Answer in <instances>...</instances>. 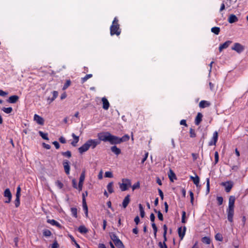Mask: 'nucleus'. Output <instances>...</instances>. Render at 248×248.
I'll list each match as a JSON object with an SVG mask.
<instances>
[{
	"instance_id": "1",
	"label": "nucleus",
	"mask_w": 248,
	"mask_h": 248,
	"mask_svg": "<svg viewBox=\"0 0 248 248\" xmlns=\"http://www.w3.org/2000/svg\"><path fill=\"white\" fill-rule=\"evenodd\" d=\"M235 198L233 196H231L229 200V206L227 209V218L231 223L233 222V217L234 215V206Z\"/></svg>"
},
{
	"instance_id": "2",
	"label": "nucleus",
	"mask_w": 248,
	"mask_h": 248,
	"mask_svg": "<svg viewBox=\"0 0 248 248\" xmlns=\"http://www.w3.org/2000/svg\"><path fill=\"white\" fill-rule=\"evenodd\" d=\"M110 34L111 35H113L116 34L118 36L121 33V30L120 29V25L118 24V20L117 17H115L112 24L110 28Z\"/></svg>"
},
{
	"instance_id": "3",
	"label": "nucleus",
	"mask_w": 248,
	"mask_h": 248,
	"mask_svg": "<svg viewBox=\"0 0 248 248\" xmlns=\"http://www.w3.org/2000/svg\"><path fill=\"white\" fill-rule=\"evenodd\" d=\"M111 134L108 132H103L97 134V137L99 141L104 142L109 141Z\"/></svg>"
},
{
	"instance_id": "4",
	"label": "nucleus",
	"mask_w": 248,
	"mask_h": 248,
	"mask_svg": "<svg viewBox=\"0 0 248 248\" xmlns=\"http://www.w3.org/2000/svg\"><path fill=\"white\" fill-rule=\"evenodd\" d=\"M131 182L128 179H123L122 183H119L120 188L122 191H126L131 186Z\"/></svg>"
},
{
	"instance_id": "5",
	"label": "nucleus",
	"mask_w": 248,
	"mask_h": 248,
	"mask_svg": "<svg viewBox=\"0 0 248 248\" xmlns=\"http://www.w3.org/2000/svg\"><path fill=\"white\" fill-rule=\"evenodd\" d=\"M111 239L116 247L121 248L124 247V245L122 241L114 234L111 235Z\"/></svg>"
},
{
	"instance_id": "6",
	"label": "nucleus",
	"mask_w": 248,
	"mask_h": 248,
	"mask_svg": "<svg viewBox=\"0 0 248 248\" xmlns=\"http://www.w3.org/2000/svg\"><path fill=\"white\" fill-rule=\"evenodd\" d=\"M245 46L240 43H234L233 46L232 47V49L238 53H241L244 51Z\"/></svg>"
},
{
	"instance_id": "7",
	"label": "nucleus",
	"mask_w": 248,
	"mask_h": 248,
	"mask_svg": "<svg viewBox=\"0 0 248 248\" xmlns=\"http://www.w3.org/2000/svg\"><path fill=\"white\" fill-rule=\"evenodd\" d=\"M89 148L91 147L92 149L95 148L96 146L100 143V141L98 140H89L87 141Z\"/></svg>"
},
{
	"instance_id": "8",
	"label": "nucleus",
	"mask_w": 248,
	"mask_h": 248,
	"mask_svg": "<svg viewBox=\"0 0 248 248\" xmlns=\"http://www.w3.org/2000/svg\"><path fill=\"white\" fill-rule=\"evenodd\" d=\"M120 138L111 134L109 142L111 144H117L121 143Z\"/></svg>"
},
{
	"instance_id": "9",
	"label": "nucleus",
	"mask_w": 248,
	"mask_h": 248,
	"mask_svg": "<svg viewBox=\"0 0 248 248\" xmlns=\"http://www.w3.org/2000/svg\"><path fill=\"white\" fill-rule=\"evenodd\" d=\"M221 185L225 187V191L227 193L231 191L233 186V183L231 181L222 182Z\"/></svg>"
},
{
	"instance_id": "10",
	"label": "nucleus",
	"mask_w": 248,
	"mask_h": 248,
	"mask_svg": "<svg viewBox=\"0 0 248 248\" xmlns=\"http://www.w3.org/2000/svg\"><path fill=\"white\" fill-rule=\"evenodd\" d=\"M33 120L35 121L38 124L41 125H43L44 124V119L39 115L37 114H35L34 115Z\"/></svg>"
},
{
	"instance_id": "11",
	"label": "nucleus",
	"mask_w": 248,
	"mask_h": 248,
	"mask_svg": "<svg viewBox=\"0 0 248 248\" xmlns=\"http://www.w3.org/2000/svg\"><path fill=\"white\" fill-rule=\"evenodd\" d=\"M4 195L5 197L7 198V200L5 201L6 203H9L11 202L12 198V194L9 189L7 188L5 189L4 192Z\"/></svg>"
},
{
	"instance_id": "12",
	"label": "nucleus",
	"mask_w": 248,
	"mask_h": 248,
	"mask_svg": "<svg viewBox=\"0 0 248 248\" xmlns=\"http://www.w3.org/2000/svg\"><path fill=\"white\" fill-rule=\"evenodd\" d=\"M89 149V147L86 141L82 146L78 148V151L80 154H82L88 150Z\"/></svg>"
},
{
	"instance_id": "13",
	"label": "nucleus",
	"mask_w": 248,
	"mask_h": 248,
	"mask_svg": "<svg viewBox=\"0 0 248 248\" xmlns=\"http://www.w3.org/2000/svg\"><path fill=\"white\" fill-rule=\"evenodd\" d=\"M232 43V42L231 41H227L224 43L220 45L219 47V52H221L223 49L227 48Z\"/></svg>"
},
{
	"instance_id": "14",
	"label": "nucleus",
	"mask_w": 248,
	"mask_h": 248,
	"mask_svg": "<svg viewBox=\"0 0 248 248\" xmlns=\"http://www.w3.org/2000/svg\"><path fill=\"white\" fill-rule=\"evenodd\" d=\"M102 101L103 102V108L105 110H108L109 107V103L108 100L106 98L103 97L102 98Z\"/></svg>"
},
{
	"instance_id": "15",
	"label": "nucleus",
	"mask_w": 248,
	"mask_h": 248,
	"mask_svg": "<svg viewBox=\"0 0 248 248\" xmlns=\"http://www.w3.org/2000/svg\"><path fill=\"white\" fill-rule=\"evenodd\" d=\"M63 165L65 173L67 174H69L70 172V166L69 165V161L67 160H64L63 161Z\"/></svg>"
},
{
	"instance_id": "16",
	"label": "nucleus",
	"mask_w": 248,
	"mask_h": 248,
	"mask_svg": "<svg viewBox=\"0 0 248 248\" xmlns=\"http://www.w3.org/2000/svg\"><path fill=\"white\" fill-rule=\"evenodd\" d=\"M168 176L171 182H173L174 179H176L175 174L171 169H170L168 172Z\"/></svg>"
},
{
	"instance_id": "17",
	"label": "nucleus",
	"mask_w": 248,
	"mask_h": 248,
	"mask_svg": "<svg viewBox=\"0 0 248 248\" xmlns=\"http://www.w3.org/2000/svg\"><path fill=\"white\" fill-rule=\"evenodd\" d=\"M202 115L201 113L199 112L196 117L195 120V124L196 125H198L202 121Z\"/></svg>"
},
{
	"instance_id": "18",
	"label": "nucleus",
	"mask_w": 248,
	"mask_h": 248,
	"mask_svg": "<svg viewBox=\"0 0 248 248\" xmlns=\"http://www.w3.org/2000/svg\"><path fill=\"white\" fill-rule=\"evenodd\" d=\"M130 202V195H127L124 199L123 202V203H122V205H123V207L124 208H125L128 204H129Z\"/></svg>"
},
{
	"instance_id": "19",
	"label": "nucleus",
	"mask_w": 248,
	"mask_h": 248,
	"mask_svg": "<svg viewBox=\"0 0 248 248\" xmlns=\"http://www.w3.org/2000/svg\"><path fill=\"white\" fill-rule=\"evenodd\" d=\"M238 20L237 16L233 14L231 15L228 18V22L230 23H233L237 22Z\"/></svg>"
},
{
	"instance_id": "20",
	"label": "nucleus",
	"mask_w": 248,
	"mask_h": 248,
	"mask_svg": "<svg viewBox=\"0 0 248 248\" xmlns=\"http://www.w3.org/2000/svg\"><path fill=\"white\" fill-rule=\"evenodd\" d=\"M19 97L17 95H12L9 98L8 102L10 103H16Z\"/></svg>"
},
{
	"instance_id": "21",
	"label": "nucleus",
	"mask_w": 248,
	"mask_h": 248,
	"mask_svg": "<svg viewBox=\"0 0 248 248\" xmlns=\"http://www.w3.org/2000/svg\"><path fill=\"white\" fill-rule=\"evenodd\" d=\"M186 229V228L185 227L184 228L183 230H182L181 227L179 228L178 229L179 236L181 238V239H183V238L184 237V236L185 234Z\"/></svg>"
},
{
	"instance_id": "22",
	"label": "nucleus",
	"mask_w": 248,
	"mask_h": 248,
	"mask_svg": "<svg viewBox=\"0 0 248 248\" xmlns=\"http://www.w3.org/2000/svg\"><path fill=\"white\" fill-rule=\"evenodd\" d=\"M210 105V103L207 101L202 100L199 103V107L201 108H204L205 107L209 106Z\"/></svg>"
},
{
	"instance_id": "23",
	"label": "nucleus",
	"mask_w": 248,
	"mask_h": 248,
	"mask_svg": "<svg viewBox=\"0 0 248 248\" xmlns=\"http://www.w3.org/2000/svg\"><path fill=\"white\" fill-rule=\"evenodd\" d=\"M190 178L193 181L194 184L198 186L200 182V178L199 176L197 175H196L195 177L191 176Z\"/></svg>"
},
{
	"instance_id": "24",
	"label": "nucleus",
	"mask_w": 248,
	"mask_h": 248,
	"mask_svg": "<svg viewBox=\"0 0 248 248\" xmlns=\"http://www.w3.org/2000/svg\"><path fill=\"white\" fill-rule=\"evenodd\" d=\"M111 151L116 155H118L121 154V150L117 148L116 146H113L111 147Z\"/></svg>"
},
{
	"instance_id": "25",
	"label": "nucleus",
	"mask_w": 248,
	"mask_h": 248,
	"mask_svg": "<svg viewBox=\"0 0 248 248\" xmlns=\"http://www.w3.org/2000/svg\"><path fill=\"white\" fill-rule=\"evenodd\" d=\"M72 137L74 139V140L71 142V144L75 147L77 145V143L78 142L79 140V137L77 136L75 134L73 133L72 135Z\"/></svg>"
},
{
	"instance_id": "26",
	"label": "nucleus",
	"mask_w": 248,
	"mask_h": 248,
	"mask_svg": "<svg viewBox=\"0 0 248 248\" xmlns=\"http://www.w3.org/2000/svg\"><path fill=\"white\" fill-rule=\"evenodd\" d=\"M47 222L51 225H55L60 228L62 227V226L60 225V224L54 219H48Z\"/></svg>"
},
{
	"instance_id": "27",
	"label": "nucleus",
	"mask_w": 248,
	"mask_h": 248,
	"mask_svg": "<svg viewBox=\"0 0 248 248\" xmlns=\"http://www.w3.org/2000/svg\"><path fill=\"white\" fill-rule=\"evenodd\" d=\"M113 183L110 182L108 184L107 186V189L109 193H112L113 192Z\"/></svg>"
},
{
	"instance_id": "28",
	"label": "nucleus",
	"mask_w": 248,
	"mask_h": 248,
	"mask_svg": "<svg viewBox=\"0 0 248 248\" xmlns=\"http://www.w3.org/2000/svg\"><path fill=\"white\" fill-rule=\"evenodd\" d=\"M78 230L82 233H85L88 232V230L84 226H79Z\"/></svg>"
},
{
	"instance_id": "29",
	"label": "nucleus",
	"mask_w": 248,
	"mask_h": 248,
	"mask_svg": "<svg viewBox=\"0 0 248 248\" xmlns=\"http://www.w3.org/2000/svg\"><path fill=\"white\" fill-rule=\"evenodd\" d=\"M211 31L214 33L215 34L217 35L219 33L220 28L217 27H213L211 29Z\"/></svg>"
},
{
	"instance_id": "30",
	"label": "nucleus",
	"mask_w": 248,
	"mask_h": 248,
	"mask_svg": "<svg viewBox=\"0 0 248 248\" xmlns=\"http://www.w3.org/2000/svg\"><path fill=\"white\" fill-rule=\"evenodd\" d=\"M39 135L44 140H48V138L47 137V133H44L42 131H39Z\"/></svg>"
},
{
	"instance_id": "31",
	"label": "nucleus",
	"mask_w": 248,
	"mask_h": 248,
	"mask_svg": "<svg viewBox=\"0 0 248 248\" xmlns=\"http://www.w3.org/2000/svg\"><path fill=\"white\" fill-rule=\"evenodd\" d=\"M218 138V133L217 131H215L213 134V136L212 138V141H214V143L216 144Z\"/></svg>"
},
{
	"instance_id": "32",
	"label": "nucleus",
	"mask_w": 248,
	"mask_h": 248,
	"mask_svg": "<svg viewBox=\"0 0 248 248\" xmlns=\"http://www.w3.org/2000/svg\"><path fill=\"white\" fill-rule=\"evenodd\" d=\"M139 209L140 211V214L141 217H144L145 216V212L141 204H139Z\"/></svg>"
},
{
	"instance_id": "33",
	"label": "nucleus",
	"mask_w": 248,
	"mask_h": 248,
	"mask_svg": "<svg viewBox=\"0 0 248 248\" xmlns=\"http://www.w3.org/2000/svg\"><path fill=\"white\" fill-rule=\"evenodd\" d=\"M2 110L6 113L9 114L12 112L13 108L11 107L3 108Z\"/></svg>"
},
{
	"instance_id": "34",
	"label": "nucleus",
	"mask_w": 248,
	"mask_h": 248,
	"mask_svg": "<svg viewBox=\"0 0 248 248\" xmlns=\"http://www.w3.org/2000/svg\"><path fill=\"white\" fill-rule=\"evenodd\" d=\"M129 140V136L128 135H125L120 138L121 143L126 141Z\"/></svg>"
},
{
	"instance_id": "35",
	"label": "nucleus",
	"mask_w": 248,
	"mask_h": 248,
	"mask_svg": "<svg viewBox=\"0 0 248 248\" xmlns=\"http://www.w3.org/2000/svg\"><path fill=\"white\" fill-rule=\"evenodd\" d=\"M202 242L203 243L209 244L211 242L210 239L208 237H204L202 238Z\"/></svg>"
},
{
	"instance_id": "36",
	"label": "nucleus",
	"mask_w": 248,
	"mask_h": 248,
	"mask_svg": "<svg viewBox=\"0 0 248 248\" xmlns=\"http://www.w3.org/2000/svg\"><path fill=\"white\" fill-rule=\"evenodd\" d=\"M71 213H72L73 216L74 217H77V208L75 207H72L71 208Z\"/></svg>"
},
{
	"instance_id": "37",
	"label": "nucleus",
	"mask_w": 248,
	"mask_h": 248,
	"mask_svg": "<svg viewBox=\"0 0 248 248\" xmlns=\"http://www.w3.org/2000/svg\"><path fill=\"white\" fill-rule=\"evenodd\" d=\"M210 191V180L209 178H207L206 179V193L208 194Z\"/></svg>"
},
{
	"instance_id": "38",
	"label": "nucleus",
	"mask_w": 248,
	"mask_h": 248,
	"mask_svg": "<svg viewBox=\"0 0 248 248\" xmlns=\"http://www.w3.org/2000/svg\"><path fill=\"white\" fill-rule=\"evenodd\" d=\"M15 206L18 207L20 205V196H16V199L15 201Z\"/></svg>"
},
{
	"instance_id": "39",
	"label": "nucleus",
	"mask_w": 248,
	"mask_h": 248,
	"mask_svg": "<svg viewBox=\"0 0 248 248\" xmlns=\"http://www.w3.org/2000/svg\"><path fill=\"white\" fill-rule=\"evenodd\" d=\"M85 170H84L82 172V173L80 176L79 182L83 183V181L85 179Z\"/></svg>"
},
{
	"instance_id": "40",
	"label": "nucleus",
	"mask_w": 248,
	"mask_h": 248,
	"mask_svg": "<svg viewBox=\"0 0 248 248\" xmlns=\"http://www.w3.org/2000/svg\"><path fill=\"white\" fill-rule=\"evenodd\" d=\"M71 84V81L70 80H67L65 83L63 85L62 90H64L66 89Z\"/></svg>"
},
{
	"instance_id": "41",
	"label": "nucleus",
	"mask_w": 248,
	"mask_h": 248,
	"mask_svg": "<svg viewBox=\"0 0 248 248\" xmlns=\"http://www.w3.org/2000/svg\"><path fill=\"white\" fill-rule=\"evenodd\" d=\"M215 238L217 240L221 241L223 239V237L221 234L218 233L215 235Z\"/></svg>"
},
{
	"instance_id": "42",
	"label": "nucleus",
	"mask_w": 248,
	"mask_h": 248,
	"mask_svg": "<svg viewBox=\"0 0 248 248\" xmlns=\"http://www.w3.org/2000/svg\"><path fill=\"white\" fill-rule=\"evenodd\" d=\"M82 204H83V209L84 211H88V206L86 204V200L84 199V197H83V200L82 202Z\"/></svg>"
},
{
	"instance_id": "43",
	"label": "nucleus",
	"mask_w": 248,
	"mask_h": 248,
	"mask_svg": "<svg viewBox=\"0 0 248 248\" xmlns=\"http://www.w3.org/2000/svg\"><path fill=\"white\" fill-rule=\"evenodd\" d=\"M93 75L92 74H88L85 76L84 78H82V82H85L87 79L92 77Z\"/></svg>"
},
{
	"instance_id": "44",
	"label": "nucleus",
	"mask_w": 248,
	"mask_h": 248,
	"mask_svg": "<svg viewBox=\"0 0 248 248\" xmlns=\"http://www.w3.org/2000/svg\"><path fill=\"white\" fill-rule=\"evenodd\" d=\"M62 154L65 156H67V157L68 158H70L71 157V152L70 151H67L65 152H62Z\"/></svg>"
},
{
	"instance_id": "45",
	"label": "nucleus",
	"mask_w": 248,
	"mask_h": 248,
	"mask_svg": "<svg viewBox=\"0 0 248 248\" xmlns=\"http://www.w3.org/2000/svg\"><path fill=\"white\" fill-rule=\"evenodd\" d=\"M51 234V232L48 230H45L43 231V235L45 236H49Z\"/></svg>"
},
{
	"instance_id": "46",
	"label": "nucleus",
	"mask_w": 248,
	"mask_h": 248,
	"mask_svg": "<svg viewBox=\"0 0 248 248\" xmlns=\"http://www.w3.org/2000/svg\"><path fill=\"white\" fill-rule=\"evenodd\" d=\"M189 133H190V137L194 138V137H195L196 136V133L195 132L194 130L193 129L191 128L190 129Z\"/></svg>"
},
{
	"instance_id": "47",
	"label": "nucleus",
	"mask_w": 248,
	"mask_h": 248,
	"mask_svg": "<svg viewBox=\"0 0 248 248\" xmlns=\"http://www.w3.org/2000/svg\"><path fill=\"white\" fill-rule=\"evenodd\" d=\"M53 94V97L51 98V101H54L58 96V92L57 91H53L52 92Z\"/></svg>"
},
{
	"instance_id": "48",
	"label": "nucleus",
	"mask_w": 248,
	"mask_h": 248,
	"mask_svg": "<svg viewBox=\"0 0 248 248\" xmlns=\"http://www.w3.org/2000/svg\"><path fill=\"white\" fill-rule=\"evenodd\" d=\"M217 201L218 204L219 205H221L222 204L223 201V198L222 197H217Z\"/></svg>"
},
{
	"instance_id": "49",
	"label": "nucleus",
	"mask_w": 248,
	"mask_h": 248,
	"mask_svg": "<svg viewBox=\"0 0 248 248\" xmlns=\"http://www.w3.org/2000/svg\"><path fill=\"white\" fill-rule=\"evenodd\" d=\"M56 185H57V186L59 188H62V187H63V184L60 182V181L59 180H57L56 182Z\"/></svg>"
},
{
	"instance_id": "50",
	"label": "nucleus",
	"mask_w": 248,
	"mask_h": 248,
	"mask_svg": "<svg viewBox=\"0 0 248 248\" xmlns=\"http://www.w3.org/2000/svg\"><path fill=\"white\" fill-rule=\"evenodd\" d=\"M105 176L108 178H112L113 177L112 173L110 171H106L105 173Z\"/></svg>"
},
{
	"instance_id": "51",
	"label": "nucleus",
	"mask_w": 248,
	"mask_h": 248,
	"mask_svg": "<svg viewBox=\"0 0 248 248\" xmlns=\"http://www.w3.org/2000/svg\"><path fill=\"white\" fill-rule=\"evenodd\" d=\"M157 216H158V219L160 220H161V221H163V215H162V214L161 213V212L160 211H158L157 212Z\"/></svg>"
},
{
	"instance_id": "52",
	"label": "nucleus",
	"mask_w": 248,
	"mask_h": 248,
	"mask_svg": "<svg viewBox=\"0 0 248 248\" xmlns=\"http://www.w3.org/2000/svg\"><path fill=\"white\" fill-rule=\"evenodd\" d=\"M218 154L217 152H216L215 153V163L217 164L218 161Z\"/></svg>"
},
{
	"instance_id": "53",
	"label": "nucleus",
	"mask_w": 248,
	"mask_h": 248,
	"mask_svg": "<svg viewBox=\"0 0 248 248\" xmlns=\"http://www.w3.org/2000/svg\"><path fill=\"white\" fill-rule=\"evenodd\" d=\"M152 226L153 227V229L154 230V234L155 235H156V232L157 231V227L156 226L155 224V223L153 222L152 224Z\"/></svg>"
},
{
	"instance_id": "54",
	"label": "nucleus",
	"mask_w": 248,
	"mask_h": 248,
	"mask_svg": "<svg viewBox=\"0 0 248 248\" xmlns=\"http://www.w3.org/2000/svg\"><path fill=\"white\" fill-rule=\"evenodd\" d=\"M186 215V212L183 211L182 212V222L183 223H186V220H185Z\"/></svg>"
},
{
	"instance_id": "55",
	"label": "nucleus",
	"mask_w": 248,
	"mask_h": 248,
	"mask_svg": "<svg viewBox=\"0 0 248 248\" xmlns=\"http://www.w3.org/2000/svg\"><path fill=\"white\" fill-rule=\"evenodd\" d=\"M140 187V184L139 182H137V183L133 185L132 186V189L133 190H134L135 189L138 188Z\"/></svg>"
},
{
	"instance_id": "56",
	"label": "nucleus",
	"mask_w": 248,
	"mask_h": 248,
	"mask_svg": "<svg viewBox=\"0 0 248 248\" xmlns=\"http://www.w3.org/2000/svg\"><path fill=\"white\" fill-rule=\"evenodd\" d=\"M21 188L18 186L17 188L16 196H20Z\"/></svg>"
},
{
	"instance_id": "57",
	"label": "nucleus",
	"mask_w": 248,
	"mask_h": 248,
	"mask_svg": "<svg viewBox=\"0 0 248 248\" xmlns=\"http://www.w3.org/2000/svg\"><path fill=\"white\" fill-rule=\"evenodd\" d=\"M158 191L159 195V196H160V198H161V199L162 200H163V198H164V195H163V192H162V190H161L160 189H159V188H158Z\"/></svg>"
},
{
	"instance_id": "58",
	"label": "nucleus",
	"mask_w": 248,
	"mask_h": 248,
	"mask_svg": "<svg viewBox=\"0 0 248 248\" xmlns=\"http://www.w3.org/2000/svg\"><path fill=\"white\" fill-rule=\"evenodd\" d=\"M163 230H164L163 235H164V237L165 238V236H166V235L167 233V227L166 225H164Z\"/></svg>"
},
{
	"instance_id": "59",
	"label": "nucleus",
	"mask_w": 248,
	"mask_h": 248,
	"mask_svg": "<svg viewBox=\"0 0 248 248\" xmlns=\"http://www.w3.org/2000/svg\"><path fill=\"white\" fill-rule=\"evenodd\" d=\"M53 144L55 146L56 149H59L60 148V144L57 141H55L52 142Z\"/></svg>"
},
{
	"instance_id": "60",
	"label": "nucleus",
	"mask_w": 248,
	"mask_h": 248,
	"mask_svg": "<svg viewBox=\"0 0 248 248\" xmlns=\"http://www.w3.org/2000/svg\"><path fill=\"white\" fill-rule=\"evenodd\" d=\"M59 244L57 241H55L52 245L51 248H58L59 247Z\"/></svg>"
},
{
	"instance_id": "61",
	"label": "nucleus",
	"mask_w": 248,
	"mask_h": 248,
	"mask_svg": "<svg viewBox=\"0 0 248 248\" xmlns=\"http://www.w3.org/2000/svg\"><path fill=\"white\" fill-rule=\"evenodd\" d=\"M72 185L75 188H78L77 181L75 179L72 180Z\"/></svg>"
},
{
	"instance_id": "62",
	"label": "nucleus",
	"mask_w": 248,
	"mask_h": 248,
	"mask_svg": "<svg viewBox=\"0 0 248 248\" xmlns=\"http://www.w3.org/2000/svg\"><path fill=\"white\" fill-rule=\"evenodd\" d=\"M148 156V153H146L145 154L144 157L143 158V159L141 160V163L143 164L144 162L146 161Z\"/></svg>"
},
{
	"instance_id": "63",
	"label": "nucleus",
	"mask_w": 248,
	"mask_h": 248,
	"mask_svg": "<svg viewBox=\"0 0 248 248\" xmlns=\"http://www.w3.org/2000/svg\"><path fill=\"white\" fill-rule=\"evenodd\" d=\"M43 146L44 148H45L46 149H50L51 148V146L50 145L46 144L45 143H43Z\"/></svg>"
},
{
	"instance_id": "64",
	"label": "nucleus",
	"mask_w": 248,
	"mask_h": 248,
	"mask_svg": "<svg viewBox=\"0 0 248 248\" xmlns=\"http://www.w3.org/2000/svg\"><path fill=\"white\" fill-rule=\"evenodd\" d=\"M150 220L152 222H154L155 221V216L153 213H151L150 215Z\"/></svg>"
}]
</instances>
